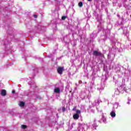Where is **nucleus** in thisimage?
Returning <instances> with one entry per match:
<instances>
[{
    "instance_id": "f257e3e1",
    "label": "nucleus",
    "mask_w": 131,
    "mask_h": 131,
    "mask_svg": "<svg viewBox=\"0 0 131 131\" xmlns=\"http://www.w3.org/2000/svg\"><path fill=\"white\" fill-rule=\"evenodd\" d=\"M93 55L94 56H101V55H102V54L101 53V52H99V51H94L93 52Z\"/></svg>"
},
{
    "instance_id": "f03ea898",
    "label": "nucleus",
    "mask_w": 131,
    "mask_h": 131,
    "mask_svg": "<svg viewBox=\"0 0 131 131\" xmlns=\"http://www.w3.org/2000/svg\"><path fill=\"white\" fill-rule=\"evenodd\" d=\"M63 69L62 67H58L57 69V72L59 74H62L63 73Z\"/></svg>"
},
{
    "instance_id": "7ed1b4c3",
    "label": "nucleus",
    "mask_w": 131,
    "mask_h": 131,
    "mask_svg": "<svg viewBox=\"0 0 131 131\" xmlns=\"http://www.w3.org/2000/svg\"><path fill=\"white\" fill-rule=\"evenodd\" d=\"M1 94L2 96H3V97H5V96L7 95V92L5 90H1Z\"/></svg>"
},
{
    "instance_id": "20e7f679",
    "label": "nucleus",
    "mask_w": 131,
    "mask_h": 131,
    "mask_svg": "<svg viewBox=\"0 0 131 131\" xmlns=\"http://www.w3.org/2000/svg\"><path fill=\"white\" fill-rule=\"evenodd\" d=\"M73 117L74 119L77 120L78 119V118H79V115H78V114H75L73 115Z\"/></svg>"
},
{
    "instance_id": "39448f33",
    "label": "nucleus",
    "mask_w": 131,
    "mask_h": 131,
    "mask_svg": "<svg viewBox=\"0 0 131 131\" xmlns=\"http://www.w3.org/2000/svg\"><path fill=\"white\" fill-rule=\"evenodd\" d=\"M110 115L111 116H112L113 118L115 117V116H116V114H115V112L114 111H112L111 113H110Z\"/></svg>"
},
{
    "instance_id": "423d86ee",
    "label": "nucleus",
    "mask_w": 131,
    "mask_h": 131,
    "mask_svg": "<svg viewBox=\"0 0 131 131\" xmlns=\"http://www.w3.org/2000/svg\"><path fill=\"white\" fill-rule=\"evenodd\" d=\"M54 92L56 93L57 94L60 93V89L59 88H56L54 89Z\"/></svg>"
},
{
    "instance_id": "0eeeda50",
    "label": "nucleus",
    "mask_w": 131,
    "mask_h": 131,
    "mask_svg": "<svg viewBox=\"0 0 131 131\" xmlns=\"http://www.w3.org/2000/svg\"><path fill=\"white\" fill-rule=\"evenodd\" d=\"M19 105L20 107H23L24 106V105H25V103H24V102H19Z\"/></svg>"
},
{
    "instance_id": "6e6552de",
    "label": "nucleus",
    "mask_w": 131,
    "mask_h": 131,
    "mask_svg": "<svg viewBox=\"0 0 131 131\" xmlns=\"http://www.w3.org/2000/svg\"><path fill=\"white\" fill-rule=\"evenodd\" d=\"M78 6L79 7H80V8H81V7H82L83 6V4L82 2H80L78 3Z\"/></svg>"
},
{
    "instance_id": "1a4fd4ad",
    "label": "nucleus",
    "mask_w": 131,
    "mask_h": 131,
    "mask_svg": "<svg viewBox=\"0 0 131 131\" xmlns=\"http://www.w3.org/2000/svg\"><path fill=\"white\" fill-rule=\"evenodd\" d=\"M95 103H97L98 105L100 104V99H97V100H95Z\"/></svg>"
},
{
    "instance_id": "9d476101",
    "label": "nucleus",
    "mask_w": 131,
    "mask_h": 131,
    "mask_svg": "<svg viewBox=\"0 0 131 131\" xmlns=\"http://www.w3.org/2000/svg\"><path fill=\"white\" fill-rule=\"evenodd\" d=\"M102 120H103V122H105V121H106V118H105V117H104V116H102Z\"/></svg>"
},
{
    "instance_id": "9b49d317",
    "label": "nucleus",
    "mask_w": 131,
    "mask_h": 131,
    "mask_svg": "<svg viewBox=\"0 0 131 131\" xmlns=\"http://www.w3.org/2000/svg\"><path fill=\"white\" fill-rule=\"evenodd\" d=\"M66 18H67V16H62L61 19H62V20H65V19H66Z\"/></svg>"
},
{
    "instance_id": "f8f14e48",
    "label": "nucleus",
    "mask_w": 131,
    "mask_h": 131,
    "mask_svg": "<svg viewBox=\"0 0 131 131\" xmlns=\"http://www.w3.org/2000/svg\"><path fill=\"white\" fill-rule=\"evenodd\" d=\"M21 127H22V128L25 129V128H26L27 126L25 125H22Z\"/></svg>"
},
{
    "instance_id": "ddd939ff",
    "label": "nucleus",
    "mask_w": 131,
    "mask_h": 131,
    "mask_svg": "<svg viewBox=\"0 0 131 131\" xmlns=\"http://www.w3.org/2000/svg\"><path fill=\"white\" fill-rule=\"evenodd\" d=\"M76 114H80V111L78 110L76 111Z\"/></svg>"
},
{
    "instance_id": "4468645a",
    "label": "nucleus",
    "mask_w": 131,
    "mask_h": 131,
    "mask_svg": "<svg viewBox=\"0 0 131 131\" xmlns=\"http://www.w3.org/2000/svg\"><path fill=\"white\" fill-rule=\"evenodd\" d=\"M65 110H66V108H65V107H63L62 108V112H65Z\"/></svg>"
},
{
    "instance_id": "2eb2a0df",
    "label": "nucleus",
    "mask_w": 131,
    "mask_h": 131,
    "mask_svg": "<svg viewBox=\"0 0 131 131\" xmlns=\"http://www.w3.org/2000/svg\"><path fill=\"white\" fill-rule=\"evenodd\" d=\"M34 18H37V15L36 14L34 15Z\"/></svg>"
},
{
    "instance_id": "dca6fc26",
    "label": "nucleus",
    "mask_w": 131,
    "mask_h": 131,
    "mask_svg": "<svg viewBox=\"0 0 131 131\" xmlns=\"http://www.w3.org/2000/svg\"><path fill=\"white\" fill-rule=\"evenodd\" d=\"M12 94H14V93H15V91H12Z\"/></svg>"
},
{
    "instance_id": "f3484780",
    "label": "nucleus",
    "mask_w": 131,
    "mask_h": 131,
    "mask_svg": "<svg viewBox=\"0 0 131 131\" xmlns=\"http://www.w3.org/2000/svg\"><path fill=\"white\" fill-rule=\"evenodd\" d=\"M88 2H92V0H88Z\"/></svg>"
},
{
    "instance_id": "a211bd4d",
    "label": "nucleus",
    "mask_w": 131,
    "mask_h": 131,
    "mask_svg": "<svg viewBox=\"0 0 131 131\" xmlns=\"http://www.w3.org/2000/svg\"><path fill=\"white\" fill-rule=\"evenodd\" d=\"M94 124H95V123H96V121H94Z\"/></svg>"
}]
</instances>
